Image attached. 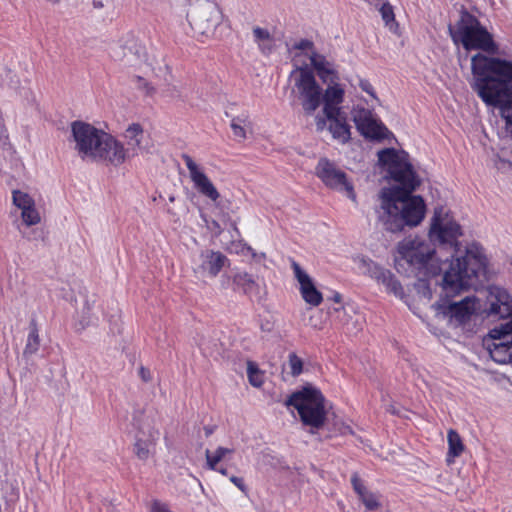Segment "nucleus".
Segmentation results:
<instances>
[{
  "label": "nucleus",
  "instance_id": "f03ea898",
  "mask_svg": "<svg viewBox=\"0 0 512 512\" xmlns=\"http://www.w3.org/2000/svg\"><path fill=\"white\" fill-rule=\"evenodd\" d=\"M471 70L473 90L487 106L499 109L505 131L512 136V60L477 53Z\"/></svg>",
  "mask_w": 512,
  "mask_h": 512
},
{
  "label": "nucleus",
  "instance_id": "de8ad7c7",
  "mask_svg": "<svg viewBox=\"0 0 512 512\" xmlns=\"http://www.w3.org/2000/svg\"><path fill=\"white\" fill-rule=\"evenodd\" d=\"M369 6L379 9L387 0H364Z\"/></svg>",
  "mask_w": 512,
  "mask_h": 512
},
{
  "label": "nucleus",
  "instance_id": "bb28decb",
  "mask_svg": "<svg viewBox=\"0 0 512 512\" xmlns=\"http://www.w3.org/2000/svg\"><path fill=\"white\" fill-rule=\"evenodd\" d=\"M253 41L263 55H270L276 47V40L270 31L260 26L252 28Z\"/></svg>",
  "mask_w": 512,
  "mask_h": 512
},
{
  "label": "nucleus",
  "instance_id": "58836bf2",
  "mask_svg": "<svg viewBox=\"0 0 512 512\" xmlns=\"http://www.w3.org/2000/svg\"><path fill=\"white\" fill-rule=\"evenodd\" d=\"M288 368L294 377L300 375L303 371V362L295 353H290L288 356Z\"/></svg>",
  "mask_w": 512,
  "mask_h": 512
},
{
  "label": "nucleus",
  "instance_id": "72a5a7b5",
  "mask_svg": "<svg viewBox=\"0 0 512 512\" xmlns=\"http://www.w3.org/2000/svg\"><path fill=\"white\" fill-rule=\"evenodd\" d=\"M385 26L392 32L398 29V23L395 20L394 8L387 0L383 6L378 9Z\"/></svg>",
  "mask_w": 512,
  "mask_h": 512
},
{
  "label": "nucleus",
  "instance_id": "0eeeda50",
  "mask_svg": "<svg viewBox=\"0 0 512 512\" xmlns=\"http://www.w3.org/2000/svg\"><path fill=\"white\" fill-rule=\"evenodd\" d=\"M398 254L411 266L425 269L429 274L436 275L441 271L434 247L419 237H408L398 243Z\"/></svg>",
  "mask_w": 512,
  "mask_h": 512
},
{
  "label": "nucleus",
  "instance_id": "4be33fe9",
  "mask_svg": "<svg viewBox=\"0 0 512 512\" xmlns=\"http://www.w3.org/2000/svg\"><path fill=\"white\" fill-rule=\"evenodd\" d=\"M310 62L318 77L324 84L339 82L340 77L336 65L326 56L317 52H312L310 55Z\"/></svg>",
  "mask_w": 512,
  "mask_h": 512
},
{
  "label": "nucleus",
  "instance_id": "f257e3e1",
  "mask_svg": "<svg viewBox=\"0 0 512 512\" xmlns=\"http://www.w3.org/2000/svg\"><path fill=\"white\" fill-rule=\"evenodd\" d=\"M378 160L387 167L391 178L401 185L381 189L378 221L385 230L393 233L402 231L405 226H418L424 219L426 205L420 196L411 195L420 180L408 161V155L384 149L378 152Z\"/></svg>",
  "mask_w": 512,
  "mask_h": 512
},
{
  "label": "nucleus",
  "instance_id": "a19ab883",
  "mask_svg": "<svg viewBox=\"0 0 512 512\" xmlns=\"http://www.w3.org/2000/svg\"><path fill=\"white\" fill-rule=\"evenodd\" d=\"M294 48L300 51H306L307 53H309V56L312 54V52H315L313 50V43L306 39H302L299 42H297L294 45Z\"/></svg>",
  "mask_w": 512,
  "mask_h": 512
},
{
  "label": "nucleus",
  "instance_id": "6e6552de",
  "mask_svg": "<svg viewBox=\"0 0 512 512\" xmlns=\"http://www.w3.org/2000/svg\"><path fill=\"white\" fill-rule=\"evenodd\" d=\"M293 82L292 92L297 94L301 106L307 115H312L322 103V88L307 67H296L290 73Z\"/></svg>",
  "mask_w": 512,
  "mask_h": 512
},
{
  "label": "nucleus",
  "instance_id": "39448f33",
  "mask_svg": "<svg viewBox=\"0 0 512 512\" xmlns=\"http://www.w3.org/2000/svg\"><path fill=\"white\" fill-rule=\"evenodd\" d=\"M450 36L455 44H461L466 50H481L488 54H496L498 45L492 35L483 27L478 19L464 13L455 27H449Z\"/></svg>",
  "mask_w": 512,
  "mask_h": 512
},
{
  "label": "nucleus",
  "instance_id": "2f4dec72",
  "mask_svg": "<svg viewBox=\"0 0 512 512\" xmlns=\"http://www.w3.org/2000/svg\"><path fill=\"white\" fill-rule=\"evenodd\" d=\"M234 452L233 449L219 446L214 452L210 450L205 451L206 466L210 470L218 469L219 463L224 460L228 455Z\"/></svg>",
  "mask_w": 512,
  "mask_h": 512
},
{
  "label": "nucleus",
  "instance_id": "49530a36",
  "mask_svg": "<svg viewBox=\"0 0 512 512\" xmlns=\"http://www.w3.org/2000/svg\"><path fill=\"white\" fill-rule=\"evenodd\" d=\"M328 121L327 117L324 116H317L315 119L316 122V129L317 131H323L326 127V122Z\"/></svg>",
  "mask_w": 512,
  "mask_h": 512
},
{
  "label": "nucleus",
  "instance_id": "f3484780",
  "mask_svg": "<svg viewBox=\"0 0 512 512\" xmlns=\"http://www.w3.org/2000/svg\"><path fill=\"white\" fill-rule=\"evenodd\" d=\"M353 120L358 131L365 138L380 140L387 138L389 134L384 124L368 109L356 108L353 112Z\"/></svg>",
  "mask_w": 512,
  "mask_h": 512
},
{
  "label": "nucleus",
  "instance_id": "dca6fc26",
  "mask_svg": "<svg viewBox=\"0 0 512 512\" xmlns=\"http://www.w3.org/2000/svg\"><path fill=\"white\" fill-rule=\"evenodd\" d=\"M485 312L489 317L507 318L512 315V296L500 286L487 288Z\"/></svg>",
  "mask_w": 512,
  "mask_h": 512
},
{
  "label": "nucleus",
  "instance_id": "7ed1b4c3",
  "mask_svg": "<svg viewBox=\"0 0 512 512\" xmlns=\"http://www.w3.org/2000/svg\"><path fill=\"white\" fill-rule=\"evenodd\" d=\"M487 258L483 248L471 243L466 248L465 256L456 257L443 276V289L447 294L475 287L480 278L486 274Z\"/></svg>",
  "mask_w": 512,
  "mask_h": 512
},
{
  "label": "nucleus",
  "instance_id": "f704fd0d",
  "mask_svg": "<svg viewBox=\"0 0 512 512\" xmlns=\"http://www.w3.org/2000/svg\"><path fill=\"white\" fill-rule=\"evenodd\" d=\"M247 376L253 387L260 388L264 383V373L252 361L247 362Z\"/></svg>",
  "mask_w": 512,
  "mask_h": 512
},
{
  "label": "nucleus",
  "instance_id": "c756f323",
  "mask_svg": "<svg viewBox=\"0 0 512 512\" xmlns=\"http://www.w3.org/2000/svg\"><path fill=\"white\" fill-rule=\"evenodd\" d=\"M485 348L496 363L507 364L512 362V343L505 345L501 342L495 344L485 342Z\"/></svg>",
  "mask_w": 512,
  "mask_h": 512
},
{
  "label": "nucleus",
  "instance_id": "e433bc0d",
  "mask_svg": "<svg viewBox=\"0 0 512 512\" xmlns=\"http://www.w3.org/2000/svg\"><path fill=\"white\" fill-rule=\"evenodd\" d=\"M21 218L27 226L37 225L41 221L40 214L37 211L35 205L27 209L21 210Z\"/></svg>",
  "mask_w": 512,
  "mask_h": 512
},
{
  "label": "nucleus",
  "instance_id": "6ab92c4d",
  "mask_svg": "<svg viewBox=\"0 0 512 512\" xmlns=\"http://www.w3.org/2000/svg\"><path fill=\"white\" fill-rule=\"evenodd\" d=\"M362 264L366 268L365 272L368 273L372 279L385 286L387 292L394 294L400 299L404 297V290L398 279L391 271L366 259L362 260Z\"/></svg>",
  "mask_w": 512,
  "mask_h": 512
},
{
  "label": "nucleus",
  "instance_id": "c9c22d12",
  "mask_svg": "<svg viewBox=\"0 0 512 512\" xmlns=\"http://www.w3.org/2000/svg\"><path fill=\"white\" fill-rule=\"evenodd\" d=\"M12 202L20 210L27 209L35 205L34 199L28 193L21 190L12 191Z\"/></svg>",
  "mask_w": 512,
  "mask_h": 512
},
{
  "label": "nucleus",
  "instance_id": "7c9ffc66",
  "mask_svg": "<svg viewBox=\"0 0 512 512\" xmlns=\"http://www.w3.org/2000/svg\"><path fill=\"white\" fill-rule=\"evenodd\" d=\"M448 441V453L446 461L451 464L454 462L456 457H459L464 451V444L460 435L453 429H450L447 433Z\"/></svg>",
  "mask_w": 512,
  "mask_h": 512
},
{
  "label": "nucleus",
  "instance_id": "a18cd8bd",
  "mask_svg": "<svg viewBox=\"0 0 512 512\" xmlns=\"http://www.w3.org/2000/svg\"><path fill=\"white\" fill-rule=\"evenodd\" d=\"M151 512H171V511L168 509L166 504L161 503L159 501H154L152 508H151Z\"/></svg>",
  "mask_w": 512,
  "mask_h": 512
},
{
  "label": "nucleus",
  "instance_id": "b1692460",
  "mask_svg": "<svg viewBox=\"0 0 512 512\" xmlns=\"http://www.w3.org/2000/svg\"><path fill=\"white\" fill-rule=\"evenodd\" d=\"M234 290H241L244 294L250 297H260L261 287L258 281L245 271H237L232 276Z\"/></svg>",
  "mask_w": 512,
  "mask_h": 512
},
{
  "label": "nucleus",
  "instance_id": "a211bd4d",
  "mask_svg": "<svg viewBox=\"0 0 512 512\" xmlns=\"http://www.w3.org/2000/svg\"><path fill=\"white\" fill-rule=\"evenodd\" d=\"M182 159L189 171L190 179L194 188L203 196L211 201H217L220 197L219 192L212 183V181L205 174L203 168L198 165L191 156L187 154L182 155Z\"/></svg>",
  "mask_w": 512,
  "mask_h": 512
},
{
  "label": "nucleus",
  "instance_id": "5701e85b",
  "mask_svg": "<svg viewBox=\"0 0 512 512\" xmlns=\"http://www.w3.org/2000/svg\"><path fill=\"white\" fill-rule=\"evenodd\" d=\"M225 115L230 118V128L236 141L242 142L252 132V122L248 112L243 111L238 115H232L229 111Z\"/></svg>",
  "mask_w": 512,
  "mask_h": 512
},
{
  "label": "nucleus",
  "instance_id": "423d86ee",
  "mask_svg": "<svg viewBox=\"0 0 512 512\" xmlns=\"http://www.w3.org/2000/svg\"><path fill=\"white\" fill-rule=\"evenodd\" d=\"M293 406L304 425L311 428V432L323 427L327 418L326 401L320 390L307 386L294 392L285 402Z\"/></svg>",
  "mask_w": 512,
  "mask_h": 512
},
{
  "label": "nucleus",
  "instance_id": "37998d69",
  "mask_svg": "<svg viewBox=\"0 0 512 512\" xmlns=\"http://www.w3.org/2000/svg\"><path fill=\"white\" fill-rule=\"evenodd\" d=\"M359 87L366 93H368L370 96H372L374 99L376 98L373 86L368 80L361 79L359 81Z\"/></svg>",
  "mask_w": 512,
  "mask_h": 512
},
{
  "label": "nucleus",
  "instance_id": "473e14b6",
  "mask_svg": "<svg viewBox=\"0 0 512 512\" xmlns=\"http://www.w3.org/2000/svg\"><path fill=\"white\" fill-rule=\"evenodd\" d=\"M40 347V337L37 325L32 322L29 327V333L27 336L26 345L23 351L24 356L34 355Z\"/></svg>",
  "mask_w": 512,
  "mask_h": 512
},
{
  "label": "nucleus",
  "instance_id": "79ce46f5",
  "mask_svg": "<svg viewBox=\"0 0 512 512\" xmlns=\"http://www.w3.org/2000/svg\"><path fill=\"white\" fill-rule=\"evenodd\" d=\"M419 292L423 294V297L426 300H430L432 298V292L428 286V284L425 281L420 280L417 284Z\"/></svg>",
  "mask_w": 512,
  "mask_h": 512
},
{
  "label": "nucleus",
  "instance_id": "a878e982",
  "mask_svg": "<svg viewBox=\"0 0 512 512\" xmlns=\"http://www.w3.org/2000/svg\"><path fill=\"white\" fill-rule=\"evenodd\" d=\"M354 312L355 309L352 305H346L333 307L329 313L335 315V319L346 328L348 333H357L362 329V324L359 316L353 319L352 313Z\"/></svg>",
  "mask_w": 512,
  "mask_h": 512
},
{
  "label": "nucleus",
  "instance_id": "8fccbe9b",
  "mask_svg": "<svg viewBox=\"0 0 512 512\" xmlns=\"http://www.w3.org/2000/svg\"><path fill=\"white\" fill-rule=\"evenodd\" d=\"M332 300L335 302L336 306L335 307H340V306H344L341 301H342V296L341 294L339 293H335L332 297Z\"/></svg>",
  "mask_w": 512,
  "mask_h": 512
},
{
  "label": "nucleus",
  "instance_id": "ea45409f",
  "mask_svg": "<svg viewBox=\"0 0 512 512\" xmlns=\"http://www.w3.org/2000/svg\"><path fill=\"white\" fill-rule=\"evenodd\" d=\"M240 253L244 256H250L252 259L256 261H261L265 258L264 253H256L254 249L246 244L242 245Z\"/></svg>",
  "mask_w": 512,
  "mask_h": 512
},
{
  "label": "nucleus",
  "instance_id": "2eb2a0df",
  "mask_svg": "<svg viewBox=\"0 0 512 512\" xmlns=\"http://www.w3.org/2000/svg\"><path fill=\"white\" fill-rule=\"evenodd\" d=\"M438 313L447 317L455 326L462 325L470 320L471 316L480 308L479 301L475 297H466L459 302L450 303L447 306L433 305Z\"/></svg>",
  "mask_w": 512,
  "mask_h": 512
},
{
  "label": "nucleus",
  "instance_id": "09e8293b",
  "mask_svg": "<svg viewBox=\"0 0 512 512\" xmlns=\"http://www.w3.org/2000/svg\"><path fill=\"white\" fill-rule=\"evenodd\" d=\"M139 373H140L141 378L145 382L150 381V379H151L150 372L147 369H145L144 367H141Z\"/></svg>",
  "mask_w": 512,
  "mask_h": 512
},
{
  "label": "nucleus",
  "instance_id": "1a4fd4ad",
  "mask_svg": "<svg viewBox=\"0 0 512 512\" xmlns=\"http://www.w3.org/2000/svg\"><path fill=\"white\" fill-rule=\"evenodd\" d=\"M122 136L124 143L116 138L117 147L112 150L116 153L112 156V166L115 167L122 165L129 158L148 153L151 149L150 136L139 123L129 124Z\"/></svg>",
  "mask_w": 512,
  "mask_h": 512
},
{
  "label": "nucleus",
  "instance_id": "c85d7f7f",
  "mask_svg": "<svg viewBox=\"0 0 512 512\" xmlns=\"http://www.w3.org/2000/svg\"><path fill=\"white\" fill-rule=\"evenodd\" d=\"M485 342H490V344L501 342L502 344L510 345L512 343V320L491 329L483 339L484 346Z\"/></svg>",
  "mask_w": 512,
  "mask_h": 512
},
{
  "label": "nucleus",
  "instance_id": "412c9836",
  "mask_svg": "<svg viewBox=\"0 0 512 512\" xmlns=\"http://www.w3.org/2000/svg\"><path fill=\"white\" fill-rule=\"evenodd\" d=\"M344 94L345 91L338 82H330L325 91H322L323 114L327 118H333L342 113L341 104Z\"/></svg>",
  "mask_w": 512,
  "mask_h": 512
},
{
  "label": "nucleus",
  "instance_id": "9b49d317",
  "mask_svg": "<svg viewBox=\"0 0 512 512\" xmlns=\"http://www.w3.org/2000/svg\"><path fill=\"white\" fill-rule=\"evenodd\" d=\"M460 225L442 208L435 209L429 237L441 244L450 245L455 252L459 251L458 238L461 236Z\"/></svg>",
  "mask_w": 512,
  "mask_h": 512
},
{
  "label": "nucleus",
  "instance_id": "3c124183",
  "mask_svg": "<svg viewBox=\"0 0 512 512\" xmlns=\"http://www.w3.org/2000/svg\"><path fill=\"white\" fill-rule=\"evenodd\" d=\"M214 471H216L224 476H228V470L222 466L218 465V469H215Z\"/></svg>",
  "mask_w": 512,
  "mask_h": 512
},
{
  "label": "nucleus",
  "instance_id": "ddd939ff",
  "mask_svg": "<svg viewBox=\"0 0 512 512\" xmlns=\"http://www.w3.org/2000/svg\"><path fill=\"white\" fill-rule=\"evenodd\" d=\"M229 259L220 251L206 249L194 259L193 272L198 278H215Z\"/></svg>",
  "mask_w": 512,
  "mask_h": 512
},
{
  "label": "nucleus",
  "instance_id": "c03bdc74",
  "mask_svg": "<svg viewBox=\"0 0 512 512\" xmlns=\"http://www.w3.org/2000/svg\"><path fill=\"white\" fill-rule=\"evenodd\" d=\"M229 480L238 488L240 489L242 492H245L246 491V485L244 483V480L243 478L241 477H237V476H230L229 477Z\"/></svg>",
  "mask_w": 512,
  "mask_h": 512
},
{
  "label": "nucleus",
  "instance_id": "4468645a",
  "mask_svg": "<svg viewBox=\"0 0 512 512\" xmlns=\"http://www.w3.org/2000/svg\"><path fill=\"white\" fill-rule=\"evenodd\" d=\"M159 437L160 432L152 425L151 421L147 419L140 423L134 443L136 457L141 461H147L150 457L154 456Z\"/></svg>",
  "mask_w": 512,
  "mask_h": 512
},
{
  "label": "nucleus",
  "instance_id": "20e7f679",
  "mask_svg": "<svg viewBox=\"0 0 512 512\" xmlns=\"http://www.w3.org/2000/svg\"><path fill=\"white\" fill-rule=\"evenodd\" d=\"M71 134L74 149L82 160L112 165V156L116 154L112 151L117 147L116 137L83 121L71 123Z\"/></svg>",
  "mask_w": 512,
  "mask_h": 512
},
{
  "label": "nucleus",
  "instance_id": "9d476101",
  "mask_svg": "<svg viewBox=\"0 0 512 512\" xmlns=\"http://www.w3.org/2000/svg\"><path fill=\"white\" fill-rule=\"evenodd\" d=\"M191 28L203 36H212L222 22L219 6L211 0H193L187 12Z\"/></svg>",
  "mask_w": 512,
  "mask_h": 512
},
{
  "label": "nucleus",
  "instance_id": "f8f14e48",
  "mask_svg": "<svg viewBox=\"0 0 512 512\" xmlns=\"http://www.w3.org/2000/svg\"><path fill=\"white\" fill-rule=\"evenodd\" d=\"M316 175L329 188L339 192H345L346 196L356 202V194L353 184L348 180L344 171L327 158H321L315 168Z\"/></svg>",
  "mask_w": 512,
  "mask_h": 512
},
{
  "label": "nucleus",
  "instance_id": "aec40b11",
  "mask_svg": "<svg viewBox=\"0 0 512 512\" xmlns=\"http://www.w3.org/2000/svg\"><path fill=\"white\" fill-rule=\"evenodd\" d=\"M294 277L299 283V290L303 300L310 306L317 307L323 300L322 293L316 288L312 278L295 261L291 260Z\"/></svg>",
  "mask_w": 512,
  "mask_h": 512
},
{
  "label": "nucleus",
  "instance_id": "cd10ccee",
  "mask_svg": "<svg viewBox=\"0 0 512 512\" xmlns=\"http://www.w3.org/2000/svg\"><path fill=\"white\" fill-rule=\"evenodd\" d=\"M327 119L329 121L328 129L332 137L342 144L348 142L351 137V132L350 126L346 122V117L344 116V113L342 112L333 118Z\"/></svg>",
  "mask_w": 512,
  "mask_h": 512
},
{
  "label": "nucleus",
  "instance_id": "4c0bfd02",
  "mask_svg": "<svg viewBox=\"0 0 512 512\" xmlns=\"http://www.w3.org/2000/svg\"><path fill=\"white\" fill-rule=\"evenodd\" d=\"M332 431L335 434L347 435L353 434L351 426L342 418L335 417L332 421Z\"/></svg>",
  "mask_w": 512,
  "mask_h": 512
},
{
  "label": "nucleus",
  "instance_id": "393cba45",
  "mask_svg": "<svg viewBox=\"0 0 512 512\" xmlns=\"http://www.w3.org/2000/svg\"><path fill=\"white\" fill-rule=\"evenodd\" d=\"M351 483L354 491L358 495L360 501L364 504L367 511H374L381 507L380 495L368 490L357 473L352 475Z\"/></svg>",
  "mask_w": 512,
  "mask_h": 512
}]
</instances>
